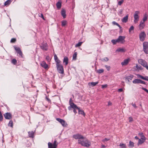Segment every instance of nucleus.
<instances>
[{
  "instance_id": "nucleus-45",
  "label": "nucleus",
  "mask_w": 148,
  "mask_h": 148,
  "mask_svg": "<svg viewBox=\"0 0 148 148\" xmlns=\"http://www.w3.org/2000/svg\"><path fill=\"white\" fill-rule=\"evenodd\" d=\"M134 27L133 26H132L130 27V28L129 29V32H130L132 31L134 29Z\"/></svg>"
},
{
  "instance_id": "nucleus-17",
  "label": "nucleus",
  "mask_w": 148,
  "mask_h": 148,
  "mask_svg": "<svg viewBox=\"0 0 148 148\" xmlns=\"http://www.w3.org/2000/svg\"><path fill=\"white\" fill-rule=\"evenodd\" d=\"M61 14L63 18H65L66 17V11L64 9H62L61 11Z\"/></svg>"
},
{
  "instance_id": "nucleus-35",
  "label": "nucleus",
  "mask_w": 148,
  "mask_h": 148,
  "mask_svg": "<svg viewBox=\"0 0 148 148\" xmlns=\"http://www.w3.org/2000/svg\"><path fill=\"white\" fill-rule=\"evenodd\" d=\"M67 21H62V26H65L66 24Z\"/></svg>"
},
{
  "instance_id": "nucleus-12",
  "label": "nucleus",
  "mask_w": 148,
  "mask_h": 148,
  "mask_svg": "<svg viewBox=\"0 0 148 148\" xmlns=\"http://www.w3.org/2000/svg\"><path fill=\"white\" fill-rule=\"evenodd\" d=\"M72 99H70L69 101V103L70 106L71 107V108H73V109H79V108L73 102H71V101Z\"/></svg>"
},
{
  "instance_id": "nucleus-18",
  "label": "nucleus",
  "mask_w": 148,
  "mask_h": 148,
  "mask_svg": "<svg viewBox=\"0 0 148 148\" xmlns=\"http://www.w3.org/2000/svg\"><path fill=\"white\" fill-rule=\"evenodd\" d=\"M128 15L127 14L125 17L122 18V21L123 23H126L128 21Z\"/></svg>"
},
{
  "instance_id": "nucleus-46",
  "label": "nucleus",
  "mask_w": 148,
  "mask_h": 148,
  "mask_svg": "<svg viewBox=\"0 0 148 148\" xmlns=\"http://www.w3.org/2000/svg\"><path fill=\"white\" fill-rule=\"evenodd\" d=\"M17 52L22 57L23 53H22V52L21 51V50H20L19 51H18Z\"/></svg>"
},
{
  "instance_id": "nucleus-9",
  "label": "nucleus",
  "mask_w": 148,
  "mask_h": 148,
  "mask_svg": "<svg viewBox=\"0 0 148 148\" xmlns=\"http://www.w3.org/2000/svg\"><path fill=\"white\" fill-rule=\"evenodd\" d=\"M58 72L60 73L63 74L64 73V69L63 66L61 65H58L56 66Z\"/></svg>"
},
{
  "instance_id": "nucleus-15",
  "label": "nucleus",
  "mask_w": 148,
  "mask_h": 148,
  "mask_svg": "<svg viewBox=\"0 0 148 148\" xmlns=\"http://www.w3.org/2000/svg\"><path fill=\"white\" fill-rule=\"evenodd\" d=\"M126 51V50L125 48H119L116 50V52H124Z\"/></svg>"
},
{
  "instance_id": "nucleus-20",
  "label": "nucleus",
  "mask_w": 148,
  "mask_h": 148,
  "mask_svg": "<svg viewBox=\"0 0 148 148\" xmlns=\"http://www.w3.org/2000/svg\"><path fill=\"white\" fill-rule=\"evenodd\" d=\"M68 58L66 56H65L63 60V62L65 63V64L66 65L68 63Z\"/></svg>"
},
{
  "instance_id": "nucleus-59",
  "label": "nucleus",
  "mask_w": 148,
  "mask_h": 148,
  "mask_svg": "<svg viewBox=\"0 0 148 148\" xmlns=\"http://www.w3.org/2000/svg\"><path fill=\"white\" fill-rule=\"evenodd\" d=\"M133 69L134 71H136L137 70V69H136V66H134L133 67Z\"/></svg>"
},
{
  "instance_id": "nucleus-61",
  "label": "nucleus",
  "mask_w": 148,
  "mask_h": 148,
  "mask_svg": "<svg viewBox=\"0 0 148 148\" xmlns=\"http://www.w3.org/2000/svg\"><path fill=\"white\" fill-rule=\"evenodd\" d=\"M107 87V85H103L102 86V88H106Z\"/></svg>"
},
{
  "instance_id": "nucleus-7",
  "label": "nucleus",
  "mask_w": 148,
  "mask_h": 148,
  "mask_svg": "<svg viewBox=\"0 0 148 148\" xmlns=\"http://www.w3.org/2000/svg\"><path fill=\"white\" fill-rule=\"evenodd\" d=\"M125 37L124 36H120L117 39V42L120 43L121 44H123L125 42Z\"/></svg>"
},
{
  "instance_id": "nucleus-4",
  "label": "nucleus",
  "mask_w": 148,
  "mask_h": 148,
  "mask_svg": "<svg viewBox=\"0 0 148 148\" xmlns=\"http://www.w3.org/2000/svg\"><path fill=\"white\" fill-rule=\"evenodd\" d=\"M143 50L144 52L148 54V42H144L143 43Z\"/></svg>"
},
{
  "instance_id": "nucleus-3",
  "label": "nucleus",
  "mask_w": 148,
  "mask_h": 148,
  "mask_svg": "<svg viewBox=\"0 0 148 148\" xmlns=\"http://www.w3.org/2000/svg\"><path fill=\"white\" fill-rule=\"evenodd\" d=\"M48 145V148H57L58 143H57V140H55L53 144L49 142Z\"/></svg>"
},
{
  "instance_id": "nucleus-60",
  "label": "nucleus",
  "mask_w": 148,
  "mask_h": 148,
  "mask_svg": "<svg viewBox=\"0 0 148 148\" xmlns=\"http://www.w3.org/2000/svg\"><path fill=\"white\" fill-rule=\"evenodd\" d=\"M46 59L48 60V61H49V58H49V56H47L46 57Z\"/></svg>"
},
{
  "instance_id": "nucleus-37",
  "label": "nucleus",
  "mask_w": 148,
  "mask_h": 148,
  "mask_svg": "<svg viewBox=\"0 0 148 148\" xmlns=\"http://www.w3.org/2000/svg\"><path fill=\"white\" fill-rule=\"evenodd\" d=\"M104 72V70L103 69H99L97 71V73H101Z\"/></svg>"
},
{
  "instance_id": "nucleus-43",
  "label": "nucleus",
  "mask_w": 148,
  "mask_h": 148,
  "mask_svg": "<svg viewBox=\"0 0 148 148\" xmlns=\"http://www.w3.org/2000/svg\"><path fill=\"white\" fill-rule=\"evenodd\" d=\"M123 2H124V0H121L119 1L118 3V5H121L123 3Z\"/></svg>"
},
{
  "instance_id": "nucleus-51",
  "label": "nucleus",
  "mask_w": 148,
  "mask_h": 148,
  "mask_svg": "<svg viewBox=\"0 0 148 148\" xmlns=\"http://www.w3.org/2000/svg\"><path fill=\"white\" fill-rule=\"evenodd\" d=\"M142 89L143 90H144V91H145V92H146L147 93H148V90H147V89L143 87L142 88Z\"/></svg>"
},
{
  "instance_id": "nucleus-34",
  "label": "nucleus",
  "mask_w": 148,
  "mask_h": 148,
  "mask_svg": "<svg viewBox=\"0 0 148 148\" xmlns=\"http://www.w3.org/2000/svg\"><path fill=\"white\" fill-rule=\"evenodd\" d=\"M11 62L13 64L15 65L17 63V60L16 59H13L11 61Z\"/></svg>"
},
{
  "instance_id": "nucleus-54",
  "label": "nucleus",
  "mask_w": 148,
  "mask_h": 148,
  "mask_svg": "<svg viewBox=\"0 0 148 148\" xmlns=\"http://www.w3.org/2000/svg\"><path fill=\"white\" fill-rule=\"evenodd\" d=\"M103 60L106 61H108L109 60V59L107 57H106L104 58Z\"/></svg>"
},
{
  "instance_id": "nucleus-49",
  "label": "nucleus",
  "mask_w": 148,
  "mask_h": 148,
  "mask_svg": "<svg viewBox=\"0 0 148 148\" xmlns=\"http://www.w3.org/2000/svg\"><path fill=\"white\" fill-rule=\"evenodd\" d=\"M109 140H110L109 139L106 138H104V139H103V140H102V141L103 142L107 141Z\"/></svg>"
},
{
  "instance_id": "nucleus-40",
  "label": "nucleus",
  "mask_w": 148,
  "mask_h": 148,
  "mask_svg": "<svg viewBox=\"0 0 148 148\" xmlns=\"http://www.w3.org/2000/svg\"><path fill=\"white\" fill-rule=\"evenodd\" d=\"M147 16L145 14V15L143 18V22H144H144L147 20Z\"/></svg>"
},
{
  "instance_id": "nucleus-42",
  "label": "nucleus",
  "mask_w": 148,
  "mask_h": 148,
  "mask_svg": "<svg viewBox=\"0 0 148 148\" xmlns=\"http://www.w3.org/2000/svg\"><path fill=\"white\" fill-rule=\"evenodd\" d=\"M9 4V0H8L5 1L4 3V6H7Z\"/></svg>"
},
{
  "instance_id": "nucleus-10",
  "label": "nucleus",
  "mask_w": 148,
  "mask_h": 148,
  "mask_svg": "<svg viewBox=\"0 0 148 148\" xmlns=\"http://www.w3.org/2000/svg\"><path fill=\"white\" fill-rule=\"evenodd\" d=\"M56 120L59 122L63 126L66 127L67 126V124L66 123L65 121L62 119L59 118H57Z\"/></svg>"
},
{
  "instance_id": "nucleus-58",
  "label": "nucleus",
  "mask_w": 148,
  "mask_h": 148,
  "mask_svg": "<svg viewBox=\"0 0 148 148\" xmlns=\"http://www.w3.org/2000/svg\"><path fill=\"white\" fill-rule=\"evenodd\" d=\"M123 91V90L121 88L119 89L118 90V92H122V91Z\"/></svg>"
},
{
  "instance_id": "nucleus-31",
  "label": "nucleus",
  "mask_w": 148,
  "mask_h": 148,
  "mask_svg": "<svg viewBox=\"0 0 148 148\" xmlns=\"http://www.w3.org/2000/svg\"><path fill=\"white\" fill-rule=\"evenodd\" d=\"M82 43L83 42H79L77 44L75 45V47H78L81 46L82 44Z\"/></svg>"
},
{
  "instance_id": "nucleus-14",
  "label": "nucleus",
  "mask_w": 148,
  "mask_h": 148,
  "mask_svg": "<svg viewBox=\"0 0 148 148\" xmlns=\"http://www.w3.org/2000/svg\"><path fill=\"white\" fill-rule=\"evenodd\" d=\"M40 64L41 66L45 69H47L48 68V65L45 61L42 62L40 63Z\"/></svg>"
},
{
  "instance_id": "nucleus-26",
  "label": "nucleus",
  "mask_w": 148,
  "mask_h": 148,
  "mask_svg": "<svg viewBox=\"0 0 148 148\" xmlns=\"http://www.w3.org/2000/svg\"><path fill=\"white\" fill-rule=\"evenodd\" d=\"M78 110V113L79 114H81L82 115H85V113L83 110H81L79 108V109H77Z\"/></svg>"
},
{
  "instance_id": "nucleus-16",
  "label": "nucleus",
  "mask_w": 148,
  "mask_h": 148,
  "mask_svg": "<svg viewBox=\"0 0 148 148\" xmlns=\"http://www.w3.org/2000/svg\"><path fill=\"white\" fill-rule=\"evenodd\" d=\"M145 26V24L144 23V22H143L142 21H141L140 22V24L139 25V27L140 29L141 30L143 29Z\"/></svg>"
},
{
  "instance_id": "nucleus-56",
  "label": "nucleus",
  "mask_w": 148,
  "mask_h": 148,
  "mask_svg": "<svg viewBox=\"0 0 148 148\" xmlns=\"http://www.w3.org/2000/svg\"><path fill=\"white\" fill-rule=\"evenodd\" d=\"M144 80L148 81V76H146L145 77H144Z\"/></svg>"
},
{
  "instance_id": "nucleus-13",
  "label": "nucleus",
  "mask_w": 148,
  "mask_h": 148,
  "mask_svg": "<svg viewBox=\"0 0 148 148\" xmlns=\"http://www.w3.org/2000/svg\"><path fill=\"white\" fill-rule=\"evenodd\" d=\"M130 61V59L129 58L125 59L123 62H121V64L122 66L126 65L128 64Z\"/></svg>"
},
{
  "instance_id": "nucleus-39",
  "label": "nucleus",
  "mask_w": 148,
  "mask_h": 148,
  "mask_svg": "<svg viewBox=\"0 0 148 148\" xmlns=\"http://www.w3.org/2000/svg\"><path fill=\"white\" fill-rule=\"evenodd\" d=\"M56 60H55L56 62V66L58 64L59 65H60L61 64H60V61L58 59Z\"/></svg>"
},
{
  "instance_id": "nucleus-48",
  "label": "nucleus",
  "mask_w": 148,
  "mask_h": 148,
  "mask_svg": "<svg viewBox=\"0 0 148 148\" xmlns=\"http://www.w3.org/2000/svg\"><path fill=\"white\" fill-rule=\"evenodd\" d=\"M140 84H145V82L144 81L140 79Z\"/></svg>"
},
{
  "instance_id": "nucleus-2",
  "label": "nucleus",
  "mask_w": 148,
  "mask_h": 148,
  "mask_svg": "<svg viewBox=\"0 0 148 148\" xmlns=\"http://www.w3.org/2000/svg\"><path fill=\"white\" fill-rule=\"evenodd\" d=\"M138 62L144 67H145L148 70V66L147 62L144 60L142 59H138Z\"/></svg>"
},
{
  "instance_id": "nucleus-38",
  "label": "nucleus",
  "mask_w": 148,
  "mask_h": 148,
  "mask_svg": "<svg viewBox=\"0 0 148 148\" xmlns=\"http://www.w3.org/2000/svg\"><path fill=\"white\" fill-rule=\"evenodd\" d=\"M16 41V39L15 38H13L11 39L10 40V42L12 43H15Z\"/></svg>"
},
{
  "instance_id": "nucleus-44",
  "label": "nucleus",
  "mask_w": 148,
  "mask_h": 148,
  "mask_svg": "<svg viewBox=\"0 0 148 148\" xmlns=\"http://www.w3.org/2000/svg\"><path fill=\"white\" fill-rule=\"evenodd\" d=\"M105 66L108 71H109L110 70V66L106 65Z\"/></svg>"
},
{
  "instance_id": "nucleus-36",
  "label": "nucleus",
  "mask_w": 148,
  "mask_h": 148,
  "mask_svg": "<svg viewBox=\"0 0 148 148\" xmlns=\"http://www.w3.org/2000/svg\"><path fill=\"white\" fill-rule=\"evenodd\" d=\"M112 42V43L114 45H115L117 42V39L114 40L113 39L111 40Z\"/></svg>"
},
{
  "instance_id": "nucleus-50",
  "label": "nucleus",
  "mask_w": 148,
  "mask_h": 148,
  "mask_svg": "<svg viewBox=\"0 0 148 148\" xmlns=\"http://www.w3.org/2000/svg\"><path fill=\"white\" fill-rule=\"evenodd\" d=\"M133 121V119L131 117H129V122H131Z\"/></svg>"
},
{
  "instance_id": "nucleus-41",
  "label": "nucleus",
  "mask_w": 148,
  "mask_h": 148,
  "mask_svg": "<svg viewBox=\"0 0 148 148\" xmlns=\"http://www.w3.org/2000/svg\"><path fill=\"white\" fill-rule=\"evenodd\" d=\"M137 76L138 78H140L141 79L144 80V77H143V76L139 74L137 75Z\"/></svg>"
},
{
  "instance_id": "nucleus-25",
  "label": "nucleus",
  "mask_w": 148,
  "mask_h": 148,
  "mask_svg": "<svg viewBox=\"0 0 148 148\" xmlns=\"http://www.w3.org/2000/svg\"><path fill=\"white\" fill-rule=\"evenodd\" d=\"M140 79H136L134 80L132 82L134 84H140Z\"/></svg>"
},
{
  "instance_id": "nucleus-33",
  "label": "nucleus",
  "mask_w": 148,
  "mask_h": 148,
  "mask_svg": "<svg viewBox=\"0 0 148 148\" xmlns=\"http://www.w3.org/2000/svg\"><path fill=\"white\" fill-rule=\"evenodd\" d=\"M129 146H130L132 147H134V143L133 142L130 141L129 142Z\"/></svg>"
},
{
  "instance_id": "nucleus-62",
  "label": "nucleus",
  "mask_w": 148,
  "mask_h": 148,
  "mask_svg": "<svg viewBox=\"0 0 148 148\" xmlns=\"http://www.w3.org/2000/svg\"><path fill=\"white\" fill-rule=\"evenodd\" d=\"M76 109H73V112L75 113V114L77 113V112L76 110Z\"/></svg>"
},
{
  "instance_id": "nucleus-55",
  "label": "nucleus",
  "mask_w": 148,
  "mask_h": 148,
  "mask_svg": "<svg viewBox=\"0 0 148 148\" xmlns=\"http://www.w3.org/2000/svg\"><path fill=\"white\" fill-rule=\"evenodd\" d=\"M54 58L55 60H56L58 59V57L56 54H55L54 56Z\"/></svg>"
},
{
  "instance_id": "nucleus-19",
  "label": "nucleus",
  "mask_w": 148,
  "mask_h": 148,
  "mask_svg": "<svg viewBox=\"0 0 148 148\" xmlns=\"http://www.w3.org/2000/svg\"><path fill=\"white\" fill-rule=\"evenodd\" d=\"M29 137L33 138L34 137V132L33 131L28 132Z\"/></svg>"
},
{
  "instance_id": "nucleus-32",
  "label": "nucleus",
  "mask_w": 148,
  "mask_h": 148,
  "mask_svg": "<svg viewBox=\"0 0 148 148\" xmlns=\"http://www.w3.org/2000/svg\"><path fill=\"white\" fill-rule=\"evenodd\" d=\"M112 23L113 25H116L118 26L119 28H121V26L118 23H116V22L113 21L112 22Z\"/></svg>"
},
{
  "instance_id": "nucleus-27",
  "label": "nucleus",
  "mask_w": 148,
  "mask_h": 148,
  "mask_svg": "<svg viewBox=\"0 0 148 148\" xmlns=\"http://www.w3.org/2000/svg\"><path fill=\"white\" fill-rule=\"evenodd\" d=\"M98 83V82H92L91 83H89V85H91L92 86H95L96 85V84Z\"/></svg>"
},
{
  "instance_id": "nucleus-28",
  "label": "nucleus",
  "mask_w": 148,
  "mask_h": 148,
  "mask_svg": "<svg viewBox=\"0 0 148 148\" xmlns=\"http://www.w3.org/2000/svg\"><path fill=\"white\" fill-rule=\"evenodd\" d=\"M77 52H75L73 56V59L75 60L76 59L77 56Z\"/></svg>"
},
{
  "instance_id": "nucleus-11",
  "label": "nucleus",
  "mask_w": 148,
  "mask_h": 148,
  "mask_svg": "<svg viewBox=\"0 0 148 148\" xmlns=\"http://www.w3.org/2000/svg\"><path fill=\"white\" fill-rule=\"evenodd\" d=\"M142 137L140 139H139L138 143V146L142 144L143 143L145 140V137L144 135H143V133H141Z\"/></svg>"
},
{
  "instance_id": "nucleus-24",
  "label": "nucleus",
  "mask_w": 148,
  "mask_h": 148,
  "mask_svg": "<svg viewBox=\"0 0 148 148\" xmlns=\"http://www.w3.org/2000/svg\"><path fill=\"white\" fill-rule=\"evenodd\" d=\"M4 116L6 119H9V113L7 112L4 114Z\"/></svg>"
},
{
  "instance_id": "nucleus-8",
  "label": "nucleus",
  "mask_w": 148,
  "mask_h": 148,
  "mask_svg": "<svg viewBox=\"0 0 148 148\" xmlns=\"http://www.w3.org/2000/svg\"><path fill=\"white\" fill-rule=\"evenodd\" d=\"M40 48L41 49L43 50L47 51L48 49V46L46 43L44 42L41 43L40 46Z\"/></svg>"
},
{
  "instance_id": "nucleus-21",
  "label": "nucleus",
  "mask_w": 148,
  "mask_h": 148,
  "mask_svg": "<svg viewBox=\"0 0 148 148\" xmlns=\"http://www.w3.org/2000/svg\"><path fill=\"white\" fill-rule=\"evenodd\" d=\"M56 5L57 8L58 9H60L62 6L61 2L60 1H58L56 3Z\"/></svg>"
},
{
  "instance_id": "nucleus-1",
  "label": "nucleus",
  "mask_w": 148,
  "mask_h": 148,
  "mask_svg": "<svg viewBox=\"0 0 148 148\" xmlns=\"http://www.w3.org/2000/svg\"><path fill=\"white\" fill-rule=\"evenodd\" d=\"M73 138L75 139H78V143L81 144L82 146L89 147L91 145V143L87 140H82L81 139H84V137L79 134H78L73 135Z\"/></svg>"
},
{
  "instance_id": "nucleus-6",
  "label": "nucleus",
  "mask_w": 148,
  "mask_h": 148,
  "mask_svg": "<svg viewBox=\"0 0 148 148\" xmlns=\"http://www.w3.org/2000/svg\"><path fill=\"white\" fill-rule=\"evenodd\" d=\"M146 34L144 32H141L139 35L140 40V41L143 42L145 39Z\"/></svg>"
},
{
  "instance_id": "nucleus-53",
  "label": "nucleus",
  "mask_w": 148,
  "mask_h": 148,
  "mask_svg": "<svg viewBox=\"0 0 148 148\" xmlns=\"http://www.w3.org/2000/svg\"><path fill=\"white\" fill-rule=\"evenodd\" d=\"M46 99L48 102H51V101L50 99L49 98H48L47 97H46Z\"/></svg>"
},
{
  "instance_id": "nucleus-64",
  "label": "nucleus",
  "mask_w": 148,
  "mask_h": 148,
  "mask_svg": "<svg viewBox=\"0 0 148 148\" xmlns=\"http://www.w3.org/2000/svg\"><path fill=\"white\" fill-rule=\"evenodd\" d=\"M112 103L111 102H109L108 103V106H110L112 105Z\"/></svg>"
},
{
  "instance_id": "nucleus-52",
  "label": "nucleus",
  "mask_w": 148,
  "mask_h": 148,
  "mask_svg": "<svg viewBox=\"0 0 148 148\" xmlns=\"http://www.w3.org/2000/svg\"><path fill=\"white\" fill-rule=\"evenodd\" d=\"M39 16L41 17L43 19L45 20L43 14H40V15H39Z\"/></svg>"
},
{
  "instance_id": "nucleus-22",
  "label": "nucleus",
  "mask_w": 148,
  "mask_h": 148,
  "mask_svg": "<svg viewBox=\"0 0 148 148\" xmlns=\"http://www.w3.org/2000/svg\"><path fill=\"white\" fill-rule=\"evenodd\" d=\"M134 76L132 75H130L129 76H127L125 77V79H127L128 82L130 81L129 79L132 80Z\"/></svg>"
},
{
  "instance_id": "nucleus-23",
  "label": "nucleus",
  "mask_w": 148,
  "mask_h": 148,
  "mask_svg": "<svg viewBox=\"0 0 148 148\" xmlns=\"http://www.w3.org/2000/svg\"><path fill=\"white\" fill-rule=\"evenodd\" d=\"M136 67L137 70H143V68L140 65H138V64H136Z\"/></svg>"
},
{
  "instance_id": "nucleus-47",
  "label": "nucleus",
  "mask_w": 148,
  "mask_h": 148,
  "mask_svg": "<svg viewBox=\"0 0 148 148\" xmlns=\"http://www.w3.org/2000/svg\"><path fill=\"white\" fill-rule=\"evenodd\" d=\"M10 126L12 127V128L13 127V121H10Z\"/></svg>"
},
{
  "instance_id": "nucleus-30",
  "label": "nucleus",
  "mask_w": 148,
  "mask_h": 148,
  "mask_svg": "<svg viewBox=\"0 0 148 148\" xmlns=\"http://www.w3.org/2000/svg\"><path fill=\"white\" fill-rule=\"evenodd\" d=\"M14 47L16 52L21 50L20 49L19 47H17L16 46H14Z\"/></svg>"
},
{
  "instance_id": "nucleus-5",
  "label": "nucleus",
  "mask_w": 148,
  "mask_h": 148,
  "mask_svg": "<svg viewBox=\"0 0 148 148\" xmlns=\"http://www.w3.org/2000/svg\"><path fill=\"white\" fill-rule=\"evenodd\" d=\"M139 13L140 12L138 11H136L135 12L134 15V22L135 23H137L139 20V17L138 15V14H139Z\"/></svg>"
},
{
  "instance_id": "nucleus-29",
  "label": "nucleus",
  "mask_w": 148,
  "mask_h": 148,
  "mask_svg": "<svg viewBox=\"0 0 148 148\" xmlns=\"http://www.w3.org/2000/svg\"><path fill=\"white\" fill-rule=\"evenodd\" d=\"M119 146L121 147V148H126V145L122 143L120 144Z\"/></svg>"
},
{
  "instance_id": "nucleus-57",
  "label": "nucleus",
  "mask_w": 148,
  "mask_h": 148,
  "mask_svg": "<svg viewBox=\"0 0 148 148\" xmlns=\"http://www.w3.org/2000/svg\"><path fill=\"white\" fill-rule=\"evenodd\" d=\"M132 106L135 108H137V106H136V104L135 103H133L132 104Z\"/></svg>"
},
{
  "instance_id": "nucleus-63",
  "label": "nucleus",
  "mask_w": 148,
  "mask_h": 148,
  "mask_svg": "<svg viewBox=\"0 0 148 148\" xmlns=\"http://www.w3.org/2000/svg\"><path fill=\"white\" fill-rule=\"evenodd\" d=\"M120 32H119L120 33H122L123 32V30L122 29V27H121V28H120Z\"/></svg>"
}]
</instances>
